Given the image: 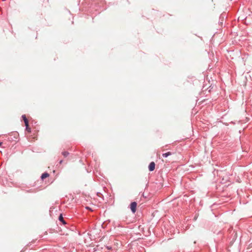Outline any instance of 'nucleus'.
I'll return each instance as SVG.
<instances>
[{"label": "nucleus", "mask_w": 252, "mask_h": 252, "mask_svg": "<svg viewBox=\"0 0 252 252\" xmlns=\"http://www.w3.org/2000/svg\"><path fill=\"white\" fill-rule=\"evenodd\" d=\"M49 176V174H48L47 173H44L43 174H42V176H41V179L42 180L45 179L46 178L48 177V176Z\"/></svg>", "instance_id": "4"}, {"label": "nucleus", "mask_w": 252, "mask_h": 252, "mask_svg": "<svg viewBox=\"0 0 252 252\" xmlns=\"http://www.w3.org/2000/svg\"><path fill=\"white\" fill-rule=\"evenodd\" d=\"M22 118L24 121V123H25V126H26V129L28 131H30V128H29V123H28V119L26 118V117L25 115H22Z\"/></svg>", "instance_id": "1"}, {"label": "nucleus", "mask_w": 252, "mask_h": 252, "mask_svg": "<svg viewBox=\"0 0 252 252\" xmlns=\"http://www.w3.org/2000/svg\"><path fill=\"white\" fill-rule=\"evenodd\" d=\"M171 153L170 152H167L166 153H164L162 154V156L164 158L167 157L168 156L171 155Z\"/></svg>", "instance_id": "5"}, {"label": "nucleus", "mask_w": 252, "mask_h": 252, "mask_svg": "<svg viewBox=\"0 0 252 252\" xmlns=\"http://www.w3.org/2000/svg\"><path fill=\"white\" fill-rule=\"evenodd\" d=\"M155 168V163L154 162H151L149 165V169L150 171H153Z\"/></svg>", "instance_id": "3"}, {"label": "nucleus", "mask_w": 252, "mask_h": 252, "mask_svg": "<svg viewBox=\"0 0 252 252\" xmlns=\"http://www.w3.org/2000/svg\"><path fill=\"white\" fill-rule=\"evenodd\" d=\"M59 220H60V221H62L63 224H65V221H64V220H63V216H62V215H61L60 216V217H59Z\"/></svg>", "instance_id": "6"}, {"label": "nucleus", "mask_w": 252, "mask_h": 252, "mask_svg": "<svg viewBox=\"0 0 252 252\" xmlns=\"http://www.w3.org/2000/svg\"><path fill=\"white\" fill-rule=\"evenodd\" d=\"M137 203L135 202H133L130 204V209L132 213H134L136 210Z\"/></svg>", "instance_id": "2"}, {"label": "nucleus", "mask_w": 252, "mask_h": 252, "mask_svg": "<svg viewBox=\"0 0 252 252\" xmlns=\"http://www.w3.org/2000/svg\"><path fill=\"white\" fill-rule=\"evenodd\" d=\"M63 155L64 157H67L68 155V153L67 152H63Z\"/></svg>", "instance_id": "7"}]
</instances>
